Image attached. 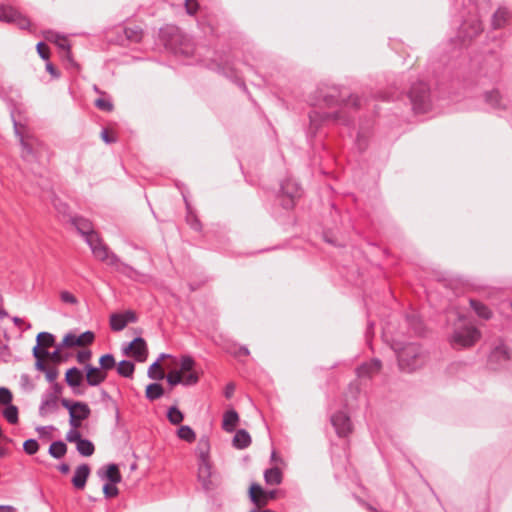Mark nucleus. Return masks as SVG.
Wrapping results in <instances>:
<instances>
[{
    "mask_svg": "<svg viewBox=\"0 0 512 512\" xmlns=\"http://www.w3.org/2000/svg\"><path fill=\"white\" fill-rule=\"evenodd\" d=\"M72 224L84 238L85 242L90 247L93 256L97 260L107 264L116 272L121 273L132 280H139L142 275L130 265L122 262L121 259L109 249L98 233L94 230L93 224L88 219L83 217H74L72 218Z\"/></svg>",
    "mask_w": 512,
    "mask_h": 512,
    "instance_id": "obj_1",
    "label": "nucleus"
},
{
    "mask_svg": "<svg viewBox=\"0 0 512 512\" xmlns=\"http://www.w3.org/2000/svg\"><path fill=\"white\" fill-rule=\"evenodd\" d=\"M323 101L328 107H336L339 106L340 109L331 113L328 112H320L319 110H312L309 113V135H315L318 129L322 124L326 122H337L342 123L344 125H349L350 116L348 115V110L353 107L357 108L360 104V99L357 96H349L348 99L344 97H339L337 92L334 91L330 94L324 96Z\"/></svg>",
    "mask_w": 512,
    "mask_h": 512,
    "instance_id": "obj_2",
    "label": "nucleus"
},
{
    "mask_svg": "<svg viewBox=\"0 0 512 512\" xmlns=\"http://www.w3.org/2000/svg\"><path fill=\"white\" fill-rule=\"evenodd\" d=\"M391 347L396 353L401 371L411 373L423 367L427 361V353L418 343L403 344L396 339H392Z\"/></svg>",
    "mask_w": 512,
    "mask_h": 512,
    "instance_id": "obj_3",
    "label": "nucleus"
},
{
    "mask_svg": "<svg viewBox=\"0 0 512 512\" xmlns=\"http://www.w3.org/2000/svg\"><path fill=\"white\" fill-rule=\"evenodd\" d=\"M480 331L465 318L459 317L457 325L450 337L452 347L462 349L473 346L480 339Z\"/></svg>",
    "mask_w": 512,
    "mask_h": 512,
    "instance_id": "obj_4",
    "label": "nucleus"
},
{
    "mask_svg": "<svg viewBox=\"0 0 512 512\" xmlns=\"http://www.w3.org/2000/svg\"><path fill=\"white\" fill-rule=\"evenodd\" d=\"M409 99L415 113H425L431 105L429 87L424 82L412 85Z\"/></svg>",
    "mask_w": 512,
    "mask_h": 512,
    "instance_id": "obj_5",
    "label": "nucleus"
},
{
    "mask_svg": "<svg viewBox=\"0 0 512 512\" xmlns=\"http://www.w3.org/2000/svg\"><path fill=\"white\" fill-rule=\"evenodd\" d=\"M61 405L69 412V424L72 428H80L82 421L89 418L91 410L89 406L80 401H71L66 398L60 400Z\"/></svg>",
    "mask_w": 512,
    "mask_h": 512,
    "instance_id": "obj_6",
    "label": "nucleus"
},
{
    "mask_svg": "<svg viewBox=\"0 0 512 512\" xmlns=\"http://www.w3.org/2000/svg\"><path fill=\"white\" fill-rule=\"evenodd\" d=\"M15 134L19 137V141L22 147L21 156L26 161H31L36 158L37 147L41 143L32 135L24 134L20 130V125L13 118Z\"/></svg>",
    "mask_w": 512,
    "mask_h": 512,
    "instance_id": "obj_7",
    "label": "nucleus"
},
{
    "mask_svg": "<svg viewBox=\"0 0 512 512\" xmlns=\"http://www.w3.org/2000/svg\"><path fill=\"white\" fill-rule=\"evenodd\" d=\"M0 21L14 23L20 29H27L30 26V21L27 17L20 14L11 6H0Z\"/></svg>",
    "mask_w": 512,
    "mask_h": 512,
    "instance_id": "obj_8",
    "label": "nucleus"
},
{
    "mask_svg": "<svg viewBox=\"0 0 512 512\" xmlns=\"http://www.w3.org/2000/svg\"><path fill=\"white\" fill-rule=\"evenodd\" d=\"M251 501L257 506L256 509H261L262 506L266 505L270 500L276 498L277 491L264 490L259 484H252L249 490Z\"/></svg>",
    "mask_w": 512,
    "mask_h": 512,
    "instance_id": "obj_9",
    "label": "nucleus"
},
{
    "mask_svg": "<svg viewBox=\"0 0 512 512\" xmlns=\"http://www.w3.org/2000/svg\"><path fill=\"white\" fill-rule=\"evenodd\" d=\"M482 31L481 21L478 17H473L470 20H465L458 32V37L463 43L476 37Z\"/></svg>",
    "mask_w": 512,
    "mask_h": 512,
    "instance_id": "obj_10",
    "label": "nucleus"
},
{
    "mask_svg": "<svg viewBox=\"0 0 512 512\" xmlns=\"http://www.w3.org/2000/svg\"><path fill=\"white\" fill-rule=\"evenodd\" d=\"M281 192L287 199L283 200V207L290 209L294 205V199L301 195L298 183L293 179H287L281 183Z\"/></svg>",
    "mask_w": 512,
    "mask_h": 512,
    "instance_id": "obj_11",
    "label": "nucleus"
},
{
    "mask_svg": "<svg viewBox=\"0 0 512 512\" xmlns=\"http://www.w3.org/2000/svg\"><path fill=\"white\" fill-rule=\"evenodd\" d=\"M485 102L497 113L506 111L510 106V100L500 94L498 90H492L484 94Z\"/></svg>",
    "mask_w": 512,
    "mask_h": 512,
    "instance_id": "obj_12",
    "label": "nucleus"
},
{
    "mask_svg": "<svg viewBox=\"0 0 512 512\" xmlns=\"http://www.w3.org/2000/svg\"><path fill=\"white\" fill-rule=\"evenodd\" d=\"M331 424L339 437H346L352 431L351 420L343 411H339L331 416Z\"/></svg>",
    "mask_w": 512,
    "mask_h": 512,
    "instance_id": "obj_13",
    "label": "nucleus"
},
{
    "mask_svg": "<svg viewBox=\"0 0 512 512\" xmlns=\"http://www.w3.org/2000/svg\"><path fill=\"white\" fill-rule=\"evenodd\" d=\"M509 359V349L502 341H500L499 344L491 351L488 362L492 368L496 369L498 366H502L508 362Z\"/></svg>",
    "mask_w": 512,
    "mask_h": 512,
    "instance_id": "obj_14",
    "label": "nucleus"
},
{
    "mask_svg": "<svg viewBox=\"0 0 512 512\" xmlns=\"http://www.w3.org/2000/svg\"><path fill=\"white\" fill-rule=\"evenodd\" d=\"M166 380L171 386H176L178 384L192 386L199 381V376L197 373L181 375V371L173 370L168 373V375L166 376Z\"/></svg>",
    "mask_w": 512,
    "mask_h": 512,
    "instance_id": "obj_15",
    "label": "nucleus"
},
{
    "mask_svg": "<svg viewBox=\"0 0 512 512\" xmlns=\"http://www.w3.org/2000/svg\"><path fill=\"white\" fill-rule=\"evenodd\" d=\"M136 322V315L132 311L114 313L110 316V327L113 331H122L128 323Z\"/></svg>",
    "mask_w": 512,
    "mask_h": 512,
    "instance_id": "obj_16",
    "label": "nucleus"
},
{
    "mask_svg": "<svg viewBox=\"0 0 512 512\" xmlns=\"http://www.w3.org/2000/svg\"><path fill=\"white\" fill-rule=\"evenodd\" d=\"M212 466L210 461L198 462L197 478L205 491L212 489Z\"/></svg>",
    "mask_w": 512,
    "mask_h": 512,
    "instance_id": "obj_17",
    "label": "nucleus"
},
{
    "mask_svg": "<svg viewBox=\"0 0 512 512\" xmlns=\"http://www.w3.org/2000/svg\"><path fill=\"white\" fill-rule=\"evenodd\" d=\"M123 351L125 354L131 352L138 361H144L147 355V345L143 338L136 337Z\"/></svg>",
    "mask_w": 512,
    "mask_h": 512,
    "instance_id": "obj_18",
    "label": "nucleus"
},
{
    "mask_svg": "<svg viewBox=\"0 0 512 512\" xmlns=\"http://www.w3.org/2000/svg\"><path fill=\"white\" fill-rule=\"evenodd\" d=\"M86 381L89 386H98L105 381L107 373L102 369L86 364Z\"/></svg>",
    "mask_w": 512,
    "mask_h": 512,
    "instance_id": "obj_19",
    "label": "nucleus"
},
{
    "mask_svg": "<svg viewBox=\"0 0 512 512\" xmlns=\"http://www.w3.org/2000/svg\"><path fill=\"white\" fill-rule=\"evenodd\" d=\"M58 409V398L54 395L44 393L39 406V414L44 417L50 413L56 412Z\"/></svg>",
    "mask_w": 512,
    "mask_h": 512,
    "instance_id": "obj_20",
    "label": "nucleus"
},
{
    "mask_svg": "<svg viewBox=\"0 0 512 512\" xmlns=\"http://www.w3.org/2000/svg\"><path fill=\"white\" fill-rule=\"evenodd\" d=\"M380 369V360L373 359L370 362H366L357 368V376L359 378H371L372 376L379 373Z\"/></svg>",
    "mask_w": 512,
    "mask_h": 512,
    "instance_id": "obj_21",
    "label": "nucleus"
},
{
    "mask_svg": "<svg viewBox=\"0 0 512 512\" xmlns=\"http://www.w3.org/2000/svg\"><path fill=\"white\" fill-rule=\"evenodd\" d=\"M90 474V467L87 464L79 465L72 478V484L77 489H83Z\"/></svg>",
    "mask_w": 512,
    "mask_h": 512,
    "instance_id": "obj_22",
    "label": "nucleus"
},
{
    "mask_svg": "<svg viewBox=\"0 0 512 512\" xmlns=\"http://www.w3.org/2000/svg\"><path fill=\"white\" fill-rule=\"evenodd\" d=\"M98 475L102 479L108 480L112 484H117L121 482V474L119 472V468L116 464H109L106 467V471L102 472V470L98 471Z\"/></svg>",
    "mask_w": 512,
    "mask_h": 512,
    "instance_id": "obj_23",
    "label": "nucleus"
},
{
    "mask_svg": "<svg viewBox=\"0 0 512 512\" xmlns=\"http://www.w3.org/2000/svg\"><path fill=\"white\" fill-rule=\"evenodd\" d=\"M198 462L210 461V442L207 436H202L196 447Z\"/></svg>",
    "mask_w": 512,
    "mask_h": 512,
    "instance_id": "obj_24",
    "label": "nucleus"
},
{
    "mask_svg": "<svg viewBox=\"0 0 512 512\" xmlns=\"http://www.w3.org/2000/svg\"><path fill=\"white\" fill-rule=\"evenodd\" d=\"M405 322L407 323L411 333L415 335H421L423 333V323L417 313L411 312L407 314L405 317Z\"/></svg>",
    "mask_w": 512,
    "mask_h": 512,
    "instance_id": "obj_25",
    "label": "nucleus"
},
{
    "mask_svg": "<svg viewBox=\"0 0 512 512\" xmlns=\"http://www.w3.org/2000/svg\"><path fill=\"white\" fill-rule=\"evenodd\" d=\"M239 420L238 413L235 410H228L223 416L222 427L227 432H232Z\"/></svg>",
    "mask_w": 512,
    "mask_h": 512,
    "instance_id": "obj_26",
    "label": "nucleus"
},
{
    "mask_svg": "<svg viewBox=\"0 0 512 512\" xmlns=\"http://www.w3.org/2000/svg\"><path fill=\"white\" fill-rule=\"evenodd\" d=\"M251 443V437L249 433L244 430H238L233 437V445L238 449H245Z\"/></svg>",
    "mask_w": 512,
    "mask_h": 512,
    "instance_id": "obj_27",
    "label": "nucleus"
},
{
    "mask_svg": "<svg viewBox=\"0 0 512 512\" xmlns=\"http://www.w3.org/2000/svg\"><path fill=\"white\" fill-rule=\"evenodd\" d=\"M123 32L126 39L132 43H139L143 38V30L138 25L124 27Z\"/></svg>",
    "mask_w": 512,
    "mask_h": 512,
    "instance_id": "obj_28",
    "label": "nucleus"
},
{
    "mask_svg": "<svg viewBox=\"0 0 512 512\" xmlns=\"http://www.w3.org/2000/svg\"><path fill=\"white\" fill-rule=\"evenodd\" d=\"M264 479L268 485H279L283 479L282 472L277 467L267 469L264 472Z\"/></svg>",
    "mask_w": 512,
    "mask_h": 512,
    "instance_id": "obj_29",
    "label": "nucleus"
},
{
    "mask_svg": "<svg viewBox=\"0 0 512 512\" xmlns=\"http://www.w3.org/2000/svg\"><path fill=\"white\" fill-rule=\"evenodd\" d=\"M82 373L77 367H72L67 370L65 381L70 387H77L82 382Z\"/></svg>",
    "mask_w": 512,
    "mask_h": 512,
    "instance_id": "obj_30",
    "label": "nucleus"
},
{
    "mask_svg": "<svg viewBox=\"0 0 512 512\" xmlns=\"http://www.w3.org/2000/svg\"><path fill=\"white\" fill-rule=\"evenodd\" d=\"M66 452L67 445L61 440L52 442L48 449L49 455L55 459H61L65 456Z\"/></svg>",
    "mask_w": 512,
    "mask_h": 512,
    "instance_id": "obj_31",
    "label": "nucleus"
},
{
    "mask_svg": "<svg viewBox=\"0 0 512 512\" xmlns=\"http://www.w3.org/2000/svg\"><path fill=\"white\" fill-rule=\"evenodd\" d=\"M196 365L195 360L189 356V355H183L180 359V369L178 371H181V375H187L189 373H196L194 370Z\"/></svg>",
    "mask_w": 512,
    "mask_h": 512,
    "instance_id": "obj_32",
    "label": "nucleus"
},
{
    "mask_svg": "<svg viewBox=\"0 0 512 512\" xmlns=\"http://www.w3.org/2000/svg\"><path fill=\"white\" fill-rule=\"evenodd\" d=\"M470 306L479 317H481L485 320H488L491 318V315H492L491 310L483 303H481L477 300L471 299Z\"/></svg>",
    "mask_w": 512,
    "mask_h": 512,
    "instance_id": "obj_33",
    "label": "nucleus"
},
{
    "mask_svg": "<svg viewBox=\"0 0 512 512\" xmlns=\"http://www.w3.org/2000/svg\"><path fill=\"white\" fill-rule=\"evenodd\" d=\"M76 449L80 455L85 457L91 456L95 451L94 444L90 440L84 438L79 440L76 444Z\"/></svg>",
    "mask_w": 512,
    "mask_h": 512,
    "instance_id": "obj_34",
    "label": "nucleus"
},
{
    "mask_svg": "<svg viewBox=\"0 0 512 512\" xmlns=\"http://www.w3.org/2000/svg\"><path fill=\"white\" fill-rule=\"evenodd\" d=\"M146 397L150 401L159 399L164 394L163 387L158 383H151L146 387Z\"/></svg>",
    "mask_w": 512,
    "mask_h": 512,
    "instance_id": "obj_35",
    "label": "nucleus"
},
{
    "mask_svg": "<svg viewBox=\"0 0 512 512\" xmlns=\"http://www.w3.org/2000/svg\"><path fill=\"white\" fill-rule=\"evenodd\" d=\"M135 366L131 361L122 360L117 366V373L123 377L130 378L134 373Z\"/></svg>",
    "mask_w": 512,
    "mask_h": 512,
    "instance_id": "obj_36",
    "label": "nucleus"
},
{
    "mask_svg": "<svg viewBox=\"0 0 512 512\" xmlns=\"http://www.w3.org/2000/svg\"><path fill=\"white\" fill-rule=\"evenodd\" d=\"M508 10L506 8H499L492 17V25L495 29L501 28L508 17Z\"/></svg>",
    "mask_w": 512,
    "mask_h": 512,
    "instance_id": "obj_37",
    "label": "nucleus"
},
{
    "mask_svg": "<svg viewBox=\"0 0 512 512\" xmlns=\"http://www.w3.org/2000/svg\"><path fill=\"white\" fill-rule=\"evenodd\" d=\"M55 343V337L49 332H40L36 338V345L40 347L48 348L53 346Z\"/></svg>",
    "mask_w": 512,
    "mask_h": 512,
    "instance_id": "obj_38",
    "label": "nucleus"
},
{
    "mask_svg": "<svg viewBox=\"0 0 512 512\" xmlns=\"http://www.w3.org/2000/svg\"><path fill=\"white\" fill-rule=\"evenodd\" d=\"M177 436L188 443H192L196 439L195 432L188 425L181 426L177 431Z\"/></svg>",
    "mask_w": 512,
    "mask_h": 512,
    "instance_id": "obj_39",
    "label": "nucleus"
},
{
    "mask_svg": "<svg viewBox=\"0 0 512 512\" xmlns=\"http://www.w3.org/2000/svg\"><path fill=\"white\" fill-rule=\"evenodd\" d=\"M46 39L55 42V44L60 49L69 53L70 45H69L68 41L66 40V38H64L63 36H60L59 34H56V33L49 32L48 35L46 36Z\"/></svg>",
    "mask_w": 512,
    "mask_h": 512,
    "instance_id": "obj_40",
    "label": "nucleus"
},
{
    "mask_svg": "<svg viewBox=\"0 0 512 512\" xmlns=\"http://www.w3.org/2000/svg\"><path fill=\"white\" fill-rule=\"evenodd\" d=\"M167 418L171 424L178 425L183 421L184 415L176 406H172L167 412Z\"/></svg>",
    "mask_w": 512,
    "mask_h": 512,
    "instance_id": "obj_41",
    "label": "nucleus"
},
{
    "mask_svg": "<svg viewBox=\"0 0 512 512\" xmlns=\"http://www.w3.org/2000/svg\"><path fill=\"white\" fill-rule=\"evenodd\" d=\"M3 416L9 423L16 424L18 422V408L12 404L7 405L3 410Z\"/></svg>",
    "mask_w": 512,
    "mask_h": 512,
    "instance_id": "obj_42",
    "label": "nucleus"
},
{
    "mask_svg": "<svg viewBox=\"0 0 512 512\" xmlns=\"http://www.w3.org/2000/svg\"><path fill=\"white\" fill-rule=\"evenodd\" d=\"M99 365L100 369H102L104 372H106L107 370H111L116 365L114 356L112 354L102 355L99 359Z\"/></svg>",
    "mask_w": 512,
    "mask_h": 512,
    "instance_id": "obj_43",
    "label": "nucleus"
},
{
    "mask_svg": "<svg viewBox=\"0 0 512 512\" xmlns=\"http://www.w3.org/2000/svg\"><path fill=\"white\" fill-rule=\"evenodd\" d=\"M148 376L152 379H163L165 377L163 371L160 370L159 360L152 363L148 369Z\"/></svg>",
    "mask_w": 512,
    "mask_h": 512,
    "instance_id": "obj_44",
    "label": "nucleus"
},
{
    "mask_svg": "<svg viewBox=\"0 0 512 512\" xmlns=\"http://www.w3.org/2000/svg\"><path fill=\"white\" fill-rule=\"evenodd\" d=\"M23 450L28 455H34L39 450V444L35 439H28L23 443Z\"/></svg>",
    "mask_w": 512,
    "mask_h": 512,
    "instance_id": "obj_45",
    "label": "nucleus"
},
{
    "mask_svg": "<svg viewBox=\"0 0 512 512\" xmlns=\"http://www.w3.org/2000/svg\"><path fill=\"white\" fill-rule=\"evenodd\" d=\"M95 106L102 110V111H106V112H110L113 110V104L111 102L110 99L108 98H98L96 99L95 101Z\"/></svg>",
    "mask_w": 512,
    "mask_h": 512,
    "instance_id": "obj_46",
    "label": "nucleus"
},
{
    "mask_svg": "<svg viewBox=\"0 0 512 512\" xmlns=\"http://www.w3.org/2000/svg\"><path fill=\"white\" fill-rule=\"evenodd\" d=\"M20 385L24 390L29 392L35 389V384L33 383L28 374H22L20 376Z\"/></svg>",
    "mask_w": 512,
    "mask_h": 512,
    "instance_id": "obj_47",
    "label": "nucleus"
},
{
    "mask_svg": "<svg viewBox=\"0 0 512 512\" xmlns=\"http://www.w3.org/2000/svg\"><path fill=\"white\" fill-rule=\"evenodd\" d=\"M61 346L74 347L79 346V339H77V335L73 333H68L64 336Z\"/></svg>",
    "mask_w": 512,
    "mask_h": 512,
    "instance_id": "obj_48",
    "label": "nucleus"
},
{
    "mask_svg": "<svg viewBox=\"0 0 512 512\" xmlns=\"http://www.w3.org/2000/svg\"><path fill=\"white\" fill-rule=\"evenodd\" d=\"M12 401V393L5 387H0V405H9Z\"/></svg>",
    "mask_w": 512,
    "mask_h": 512,
    "instance_id": "obj_49",
    "label": "nucleus"
},
{
    "mask_svg": "<svg viewBox=\"0 0 512 512\" xmlns=\"http://www.w3.org/2000/svg\"><path fill=\"white\" fill-rule=\"evenodd\" d=\"M79 428H72L66 433V440L70 443H78L82 439Z\"/></svg>",
    "mask_w": 512,
    "mask_h": 512,
    "instance_id": "obj_50",
    "label": "nucleus"
},
{
    "mask_svg": "<svg viewBox=\"0 0 512 512\" xmlns=\"http://www.w3.org/2000/svg\"><path fill=\"white\" fill-rule=\"evenodd\" d=\"M94 333L91 331H85L81 335L77 336V339H79V346H84L87 344H91L94 340Z\"/></svg>",
    "mask_w": 512,
    "mask_h": 512,
    "instance_id": "obj_51",
    "label": "nucleus"
},
{
    "mask_svg": "<svg viewBox=\"0 0 512 512\" xmlns=\"http://www.w3.org/2000/svg\"><path fill=\"white\" fill-rule=\"evenodd\" d=\"M116 484H105L103 486V493L106 498L116 497L119 493L118 488L115 486Z\"/></svg>",
    "mask_w": 512,
    "mask_h": 512,
    "instance_id": "obj_52",
    "label": "nucleus"
},
{
    "mask_svg": "<svg viewBox=\"0 0 512 512\" xmlns=\"http://www.w3.org/2000/svg\"><path fill=\"white\" fill-rule=\"evenodd\" d=\"M194 47L189 43H182L179 48L176 49V53H181L185 56L194 55Z\"/></svg>",
    "mask_w": 512,
    "mask_h": 512,
    "instance_id": "obj_53",
    "label": "nucleus"
},
{
    "mask_svg": "<svg viewBox=\"0 0 512 512\" xmlns=\"http://www.w3.org/2000/svg\"><path fill=\"white\" fill-rule=\"evenodd\" d=\"M44 373H45L46 380L50 384L53 382H56V379L59 375L58 369L56 367H48Z\"/></svg>",
    "mask_w": 512,
    "mask_h": 512,
    "instance_id": "obj_54",
    "label": "nucleus"
},
{
    "mask_svg": "<svg viewBox=\"0 0 512 512\" xmlns=\"http://www.w3.org/2000/svg\"><path fill=\"white\" fill-rule=\"evenodd\" d=\"M48 354H49V351L44 347L35 345L33 348V356L35 357V359L44 360L45 357H48Z\"/></svg>",
    "mask_w": 512,
    "mask_h": 512,
    "instance_id": "obj_55",
    "label": "nucleus"
},
{
    "mask_svg": "<svg viewBox=\"0 0 512 512\" xmlns=\"http://www.w3.org/2000/svg\"><path fill=\"white\" fill-rule=\"evenodd\" d=\"M185 9L187 14L194 15L198 10V2L196 0H185Z\"/></svg>",
    "mask_w": 512,
    "mask_h": 512,
    "instance_id": "obj_56",
    "label": "nucleus"
},
{
    "mask_svg": "<svg viewBox=\"0 0 512 512\" xmlns=\"http://www.w3.org/2000/svg\"><path fill=\"white\" fill-rule=\"evenodd\" d=\"M37 52L39 54V56L44 59V60H48L49 59V47L47 45H45L43 42H39L37 44Z\"/></svg>",
    "mask_w": 512,
    "mask_h": 512,
    "instance_id": "obj_57",
    "label": "nucleus"
},
{
    "mask_svg": "<svg viewBox=\"0 0 512 512\" xmlns=\"http://www.w3.org/2000/svg\"><path fill=\"white\" fill-rule=\"evenodd\" d=\"M356 145L360 151H363L367 147V137L364 132H358L356 138Z\"/></svg>",
    "mask_w": 512,
    "mask_h": 512,
    "instance_id": "obj_58",
    "label": "nucleus"
},
{
    "mask_svg": "<svg viewBox=\"0 0 512 512\" xmlns=\"http://www.w3.org/2000/svg\"><path fill=\"white\" fill-rule=\"evenodd\" d=\"M60 298L64 303H68V304H76L77 303L76 297L68 291H62L60 293Z\"/></svg>",
    "mask_w": 512,
    "mask_h": 512,
    "instance_id": "obj_59",
    "label": "nucleus"
},
{
    "mask_svg": "<svg viewBox=\"0 0 512 512\" xmlns=\"http://www.w3.org/2000/svg\"><path fill=\"white\" fill-rule=\"evenodd\" d=\"M48 358H50L54 363H61V345H59L54 351L49 352Z\"/></svg>",
    "mask_w": 512,
    "mask_h": 512,
    "instance_id": "obj_60",
    "label": "nucleus"
},
{
    "mask_svg": "<svg viewBox=\"0 0 512 512\" xmlns=\"http://www.w3.org/2000/svg\"><path fill=\"white\" fill-rule=\"evenodd\" d=\"M63 386L57 382L51 383L50 390L46 391V393L50 395H54L58 398V396L62 393Z\"/></svg>",
    "mask_w": 512,
    "mask_h": 512,
    "instance_id": "obj_61",
    "label": "nucleus"
},
{
    "mask_svg": "<svg viewBox=\"0 0 512 512\" xmlns=\"http://www.w3.org/2000/svg\"><path fill=\"white\" fill-rule=\"evenodd\" d=\"M91 358V351L83 350L77 353V361L79 363H86Z\"/></svg>",
    "mask_w": 512,
    "mask_h": 512,
    "instance_id": "obj_62",
    "label": "nucleus"
},
{
    "mask_svg": "<svg viewBox=\"0 0 512 512\" xmlns=\"http://www.w3.org/2000/svg\"><path fill=\"white\" fill-rule=\"evenodd\" d=\"M187 221H188L189 225L191 226V228H193L194 230L199 231L201 229V224L196 217L189 215L187 217Z\"/></svg>",
    "mask_w": 512,
    "mask_h": 512,
    "instance_id": "obj_63",
    "label": "nucleus"
},
{
    "mask_svg": "<svg viewBox=\"0 0 512 512\" xmlns=\"http://www.w3.org/2000/svg\"><path fill=\"white\" fill-rule=\"evenodd\" d=\"M218 69L221 71L224 75H226L229 78H238L236 73L234 71H228V67L226 65L218 64Z\"/></svg>",
    "mask_w": 512,
    "mask_h": 512,
    "instance_id": "obj_64",
    "label": "nucleus"
}]
</instances>
